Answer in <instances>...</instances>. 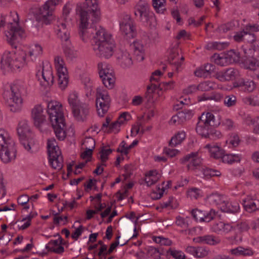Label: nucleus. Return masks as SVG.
<instances>
[{"label":"nucleus","mask_w":259,"mask_h":259,"mask_svg":"<svg viewBox=\"0 0 259 259\" xmlns=\"http://www.w3.org/2000/svg\"><path fill=\"white\" fill-rule=\"evenodd\" d=\"M186 134L184 131H179L175 136H174L169 143V145L172 147H176L180 144L186 139Z\"/></svg>","instance_id":"32"},{"label":"nucleus","mask_w":259,"mask_h":259,"mask_svg":"<svg viewBox=\"0 0 259 259\" xmlns=\"http://www.w3.org/2000/svg\"><path fill=\"white\" fill-rule=\"evenodd\" d=\"M184 60V57L182 55H180L177 57L175 60H174V61L169 62V63L171 65H174L175 67L176 70L178 71L179 68L181 66Z\"/></svg>","instance_id":"61"},{"label":"nucleus","mask_w":259,"mask_h":259,"mask_svg":"<svg viewBox=\"0 0 259 259\" xmlns=\"http://www.w3.org/2000/svg\"><path fill=\"white\" fill-rule=\"evenodd\" d=\"M236 103V98L235 96L231 95L227 96L224 100V104L228 107L233 106Z\"/></svg>","instance_id":"63"},{"label":"nucleus","mask_w":259,"mask_h":259,"mask_svg":"<svg viewBox=\"0 0 259 259\" xmlns=\"http://www.w3.org/2000/svg\"><path fill=\"white\" fill-rule=\"evenodd\" d=\"M15 144L10 134L4 128H0V148Z\"/></svg>","instance_id":"25"},{"label":"nucleus","mask_w":259,"mask_h":259,"mask_svg":"<svg viewBox=\"0 0 259 259\" xmlns=\"http://www.w3.org/2000/svg\"><path fill=\"white\" fill-rule=\"evenodd\" d=\"M15 144L0 148V157L5 163L14 160L16 156Z\"/></svg>","instance_id":"18"},{"label":"nucleus","mask_w":259,"mask_h":259,"mask_svg":"<svg viewBox=\"0 0 259 259\" xmlns=\"http://www.w3.org/2000/svg\"><path fill=\"white\" fill-rule=\"evenodd\" d=\"M96 35L93 50L95 54L100 58L108 59L114 54L115 48L111 35L100 26L96 28Z\"/></svg>","instance_id":"1"},{"label":"nucleus","mask_w":259,"mask_h":259,"mask_svg":"<svg viewBox=\"0 0 259 259\" xmlns=\"http://www.w3.org/2000/svg\"><path fill=\"white\" fill-rule=\"evenodd\" d=\"M67 101L71 109L83 103L80 102L78 93L75 91H72L69 93Z\"/></svg>","instance_id":"27"},{"label":"nucleus","mask_w":259,"mask_h":259,"mask_svg":"<svg viewBox=\"0 0 259 259\" xmlns=\"http://www.w3.org/2000/svg\"><path fill=\"white\" fill-rule=\"evenodd\" d=\"M83 146L85 149L93 151L95 146V141L94 139L91 137L85 138L83 143Z\"/></svg>","instance_id":"49"},{"label":"nucleus","mask_w":259,"mask_h":259,"mask_svg":"<svg viewBox=\"0 0 259 259\" xmlns=\"http://www.w3.org/2000/svg\"><path fill=\"white\" fill-rule=\"evenodd\" d=\"M187 195L191 199H197L201 196L200 191L199 189L192 188L188 190Z\"/></svg>","instance_id":"50"},{"label":"nucleus","mask_w":259,"mask_h":259,"mask_svg":"<svg viewBox=\"0 0 259 259\" xmlns=\"http://www.w3.org/2000/svg\"><path fill=\"white\" fill-rule=\"evenodd\" d=\"M243 206L246 211L253 212L259 210V199L255 196L248 195L243 200Z\"/></svg>","instance_id":"22"},{"label":"nucleus","mask_w":259,"mask_h":259,"mask_svg":"<svg viewBox=\"0 0 259 259\" xmlns=\"http://www.w3.org/2000/svg\"><path fill=\"white\" fill-rule=\"evenodd\" d=\"M213 113H211V121L213 123V126H218L221 123V115L212 110Z\"/></svg>","instance_id":"57"},{"label":"nucleus","mask_w":259,"mask_h":259,"mask_svg":"<svg viewBox=\"0 0 259 259\" xmlns=\"http://www.w3.org/2000/svg\"><path fill=\"white\" fill-rule=\"evenodd\" d=\"M256 61V58H250L246 59L244 62V64L247 69L255 70L257 67H258Z\"/></svg>","instance_id":"43"},{"label":"nucleus","mask_w":259,"mask_h":259,"mask_svg":"<svg viewBox=\"0 0 259 259\" xmlns=\"http://www.w3.org/2000/svg\"><path fill=\"white\" fill-rule=\"evenodd\" d=\"M230 252L235 256H251L254 251L250 248H245L242 246H239L230 250Z\"/></svg>","instance_id":"29"},{"label":"nucleus","mask_w":259,"mask_h":259,"mask_svg":"<svg viewBox=\"0 0 259 259\" xmlns=\"http://www.w3.org/2000/svg\"><path fill=\"white\" fill-rule=\"evenodd\" d=\"M229 45L228 42H213L211 45V49L221 51L226 49Z\"/></svg>","instance_id":"56"},{"label":"nucleus","mask_w":259,"mask_h":259,"mask_svg":"<svg viewBox=\"0 0 259 259\" xmlns=\"http://www.w3.org/2000/svg\"><path fill=\"white\" fill-rule=\"evenodd\" d=\"M117 59L121 66L123 68H128L133 64L132 58L127 51H121L117 56Z\"/></svg>","instance_id":"23"},{"label":"nucleus","mask_w":259,"mask_h":259,"mask_svg":"<svg viewBox=\"0 0 259 259\" xmlns=\"http://www.w3.org/2000/svg\"><path fill=\"white\" fill-rule=\"evenodd\" d=\"M30 127L26 121H21L19 123L17 132L22 138H26L30 133Z\"/></svg>","instance_id":"33"},{"label":"nucleus","mask_w":259,"mask_h":259,"mask_svg":"<svg viewBox=\"0 0 259 259\" xmlns=\"http://www.w3.org/2000/svg\"><path fill=\"white\" fill-rule=\"evenodd\" d=\"M152 6L157 13L164 14L166 11V0H152Z\"/></svg>","instance_id":"36"},{"label":"nucleus","mask_w":259,"mask_h":259,"mask_svg":"<svg viewBox=\"0 0 259 259\" xmlns=\"http://www.w3.org/2000/svg\"><path fill=\"white\" fill-rule=\"evenodd\" d=\"M196 131L201 137L209 138L210 133V113L204 112L199 117Z\"/></svg>","instance_id":"14"},{"label":"nucleus","mask_w":259,"mask_h":259,"mask_svg":"<svg viewBox=\"0 0 259 259\" xmlns=\"http://www.w3.org/2000/svg\"><path fill=\"white\" fill-rule=\"evenodd\" d=\"M225 209H223V212L235 213L239 210V205L237 202H228L227 201L225 204Z\"/></svg>","instance_id":"41"},{"label":"nucleus","mask_w":259,"mask_h":259,"mask_svg":"<svg viewBox=\"0 0 259 259\" xmlns=\"http://www.w3.org/2000/svg\"><path fill=\"white\" fill-rule=\"evenodd\" d=\"M135 15L144 25L154 26L156 18L149 5L145 1H140L135 6Z\"/></svg>","instance_id":"7"},{"label":"nucleus","mask_w":259,"mask_h":259,"mask_svg":"<svg viewBox=\"0 0 259 259\" xmlns=\"http://www.w3.org/2000/svg\"><path fill=\"white\" fill-rule=\"evenodd\" d=\"M180 162L182 164L189 162L187 168L189 170H193L195 167L198 166L201 163V159L198 156V152H192L181 159Z\"/></svg>","instance_id":"21"},{"label":"nucleus","mask_w":259,"mask_h":259,"mask_svg":"<svg viewBox=\"0 0 259 259\" xmlns=\"http://www.w3.org/2000/svg\"><path fill=\"white\" fill-rule=\"evenodd\" d=\"M227 63L232 64L239 62L240 61V54L234 50H231L225 55Z\"/></svg>","instance_id":"38"},{"label":"nucleus","mask_w":259,"mask_h":259,"mask_svg":"<svg viewBox=\"0 0 259 259\" xmlns=\"http://www.w3.org/2000/svg\"><path fill=\"white\" fill-rule=\"evenodd\" d=\"M226 198L222 195L218 193L211 194V212H213L214 217H220L219 211H222L225 209L226 203Z\"/></svg>","instance_id":"17"},{"label":"nucleus","mask_w":259,"mask_h":259,"mask_svg":"<svg viewBox=\"0 0 259 259\" xmlns=\"http://www.w3.org/2000/svg\"><path fill=\"white\" fill-rule=\"evenodd\" d=\"M64 53L66 57L70 60H73L78 56V51L74 48H66L64 50Z\"/></svg>","instance_id":"44"},{"label":"nucleus","mask_w":259,"mask_h":259,"mask_svg":"<svg viewBox=\"0 0 259 259\" xmlns=\"http://www.w3.org/2000/svg\"><path fill=\"white\" fill-rule=\"evenodd\" d=\"M62 240L58 239L57 240H52L46 245V248L50 251L57 253H61L64 252V248L61 245Z\"/></svg>","instance_id":"26"},{"label":"nucleus","mask_w":259,"mask_h":259,"mask_svg":"<svg viewBox=\"0 0 259 259\" xmlns=\"http://www.w3.org/2000/svg\"><path fill=\"white\" fill-rule=\"evenodd\" d=\"M99 74L105 87L112 89L115 85V77L112 67L105 63H100L98 65Z\"/></svg>","instance_id":"10"},{"label":"nucleus","mask_w":259,"mask_h":259,"mask_svg":"<svg viewBox=\"0 0 259 259\" xmlns=\"http://www.w3.org/2000/svg\"><path fill=\"white\" fill-rule=\"evenodd\" d=\"M122 125L120 122L117 119L116 121L112 122L109 127V132H113L114 133H117L120 131V127Z\"/></svg>","instance_id":"60"},{"label":"nucleus","mask_w":259,"mask_h":259,"mask_svg":"<svg viewBox=\"0 0 259 259\" xmlns=\"http://www.w3.org/2000/svg\"><path fill=\"white\" fill-rule=\"evenodd\" d=\"M225 81L233 80L240 76L239 70L234 68H229L224 70Z\"/></svg>","instance_id":"35"},{"label":"nucleus","mask_w":259,"mask_h":259,"mask_svg":"<svg viewBox=\"0 0 259 259\" xmlns=\"http://www.w3.org/2000/svg\"><path fill=\"white\" fill-rule=\"evenodd\" d=\"M164 192L163 189H160V187H157L156 189L151 194V197L153 199H159L162 196Z\"/></svg>","instance_id":"62"},{"label":"nucleus","mask_w":259,"mask_h":259,"mask_svg":"<svg viewBox=\"0 0 259 259\" xmlns=\"http://www.w3.org/2000/svg\"><path fill=\"white\" fill-rule=\"evenodd\" d=\"M47 148L50 164L56 170L61 169L63 167V157L54 138H52L48 140Z\"/></svg>","instance_id":"8"},{"label":"nucleus","mask_w":259,"mask_h":259,"mask_svg":"<svg viewBox=\"0 0 259 259\" xmlns=\"http://www.w3.org/2000/svg\"><path fill=\"white\" fill-rule=\"evenodd\" d=\"M213 57L214 58L215 63L218 65L224 66L225 64L227 63L225 55L220 56L219 54H214Z\"/></svg>","instance_id":"52"},{"label":"nucleus","mask_w":259,"mask_h":259,"mask_svg":"<svg viewBox=\"0 0 259 259\" xmlns=\"http://www.w3.org/2000/svg\"><path fill=\"white\" fill-rule=\"evenodd\" d=\"M167 253L171 255L175 259L185 258V255L182 251L175 250L172 248H169L168 250H167Z\"/></svg>","instance_id":"45"},{"label":"nucleus","mask_w":259,"mask_h":259,"mask_svg":"<svg viewBox=\"0 0 259 259\" xmlns=\"http://www.w3.org/2000/svg\"><path fill=\"white\" fill-rule=\"evenodd\" d=\"M36 76L40 85L44 89L49 88L54 83V77L53 69L49 62L43 63L41 70L38 71L36 73Z\"/></svg>","instance_id":"11"},{"label":"nucleus","mask_w":259,"mask_h":259,"mask_svg":"<svg viewBox=\"0 0 259 259\" xmlns=\"http://www.w3.org/2000/svg\"><path fill=\"white\" fill-rule=\"evenodd\" d=\"M26 54L18 50L11 52H5L1 59L2 68L6 70H16L26 64Z\"/></svg>","instance_id":"6"},{"label":"nucleus","mask_w":259,"mask_h":259,"mask_svg":"<svg viewBox=\"0 0 259 259\" xmlns=\"http://www.w3.org/2000/svg\"><path fill=\"white\" fill-rule=\"evenodd\" d=\"M236 228L241 233L247 232L250 227L249 224L246 222H241L236 225Z\"/></svg>","instance_id":"64"},{"label":"nucleus","mask_w":259,"mask_h":259,"mask_svg":"<svg viewBox=\"0 0 259 259\" xmlns=\"http://www.w3.org/2000/svg\"><path fill=\"white\" fill-rule=\"evenodd\" d=\"M240 139L238 135L235 133H232L230 136V138L227 142H229V144L233 147H237L240 143Z\"/></svg>","instance_id":"54"},{"label":"nucleus","mask_w":259,"mask_h":259,"mask_svg":"<svg viewBox=\"0 0 259 259\" xmlns=\"http://www.w3.org/2000/svg\"><path fill=\"white\" fill-rule=\"evenodd\" d=\"M47 112L56 137L63 140L66 137L65 119L62 104L56 101L48 103Z\"/></svg>","instance_id":"3"},{"label":"nucleus","mask_w":259,"mask_h":259,"mask_svg":"<svg viewBox=\"0 0 259 259\" xmlns=\"http://www.w3.org/2000/svg\"><path fill=\"white\" fill-rule=\"evenodd\" d=\"M161 177V173L155 169L149 171L145 174V181L148 186L156 183Z\"/></svg>","instance_id":"24"},{"label":"nucleus","mask_w":259,"mask_h":259,"mask_svg":"<svg viewBox=\"0 0 259 259\" xmlns=\"http://www.w3.org/2000/svg\"><path fill=\"white\" fill-rule=\"evenodd\" d=\"M70 23V18H60L57 20L55 25V30L57 35L62 41H67L70 37L69 26Z\"/></svg>","instance_id":"15"},{"label":"nucleus","mask_w":259,"mask_h":259,"mask_svg":"<svg viewBox=\"0 0 259 259\" xmlns=\"http://www.w3.org/2000/svg\"><path fill=\"white\" fill-rule=\"evenodd\" d=\"M211 77L215 78L221 81H225L224 70L218 71L213 68L211 70Z\"/></svg>","instance_id":"53"},{"label":"nucleus","mask_w":259,"mask_h":259,"mask_svg":"<svg viewBox=\"0 0 259 259\" xmlns=\"http://www.w3.org/2000/svg\"><path fill=\"white\" fill-rule=\"evenodd\" d=\"M6 23L5 36L8 43L14 48H17L19 41L26 37L25 30L21 26L19 18L17 12H11L5 16Z\"/></svg>","instance_id":"2"},{"label":"nucleus","mask_w":259,"mask_h":259,"mask_svg":"<svg viewBox=\"0 0 259 259\" xmlns=\"http://www.w3.org/2000/svg\"><path fill=\"white\" fill-rule=\"evenodd\" d=\"M96 107L99 116L103 117L108 111L111 99L108 92L98 88L97 89Z\"/></svg>","instance_id":"12"},{"label":"nucleus","mask_w":259,"mask_h":259,"mask_svg":"<svg viewBox=\"0 0 259 259\" xmlns=\"http://www.w3.org/2000/svg\"><path fill=\"white\" fill-rule=\"evenodd\" d=\"M121 34L126 39L135 37L136 35L135 24L131 17L125 15L119 23Z\"/></svg>","instance_id":"13"},{"label":"nucleus","mask_w":259,"mask_h":259,"mask_svg":"<svg viewBox=\"0 0 259 259\" xmlns=\"http://www.w3.org/2000/svg\"><path fill=\"white\" fill-rule=\"evenodd\" d=\"M31 117L34 125L37 127H39L45 122L46 118L44 114V108L41 105H36L32 109Z\"/></svg>","instance_id":"19"},{"label":"nucleus","mask_w":259,"mask_h":259,"mask_svg":"<svg viewBox=\"0 0 259 259\" xmlns=\"http://www.w3.org/2000/svg\"><path fill=\"white\" fill-rule=\"evenodd\" d=\"M112 152V150L111 149L105 148L103 147L101 151H100V159L102 162H105L108 159V156Z\"/></svg>","instance_id":"55"},{"label":"nucleus","mask_w":259,"mask_h":259,"mask_svg":"<svg viewBox=\"0 0 259 259\" xmlns=\"http://www.w3.org/2000/svg\"><path fill=\"white\" fill-rule=\"evenodd\" d=\"M195 76L206 78L210 75V64L206 63L200 66L194 71Z\"/></svg>","instance_id":"30"},{"label":"nucleus","mask_w":259,"mask_h":259,"mask_svg":"<svg viewBox=\"0 0 259 259\" xmlns=\"http://www.w3.org/2000/svg\"><path fill=\"white\" fill-rule=\"evenodd\" d=\"M221 158L223 162L232 164L234 162H239L241 159V156L238 154H223Z\"/></svg>","instance_id":"39"},{"label":"nucleus","mask_w":259,"mask_h":259,"mask_svg":"<svg viewBox=\"0 0 259 259\" xmlns=\"http://www.w3.org/2000/svg\"><path fill=\"white\" fill-rule=\"evenodd\" d=\"M235 87H240L242 90L248 92H251L255 89V84L253 81L245 80L243 79L239 81Z\"/></svg>","instance_id":"34"},{"label":"nucleus","mask_w":259,"mask_h":259,"mask_svg":"<svg viewBox=\"0 0 259 259\" xmlns=\"http://www.w3.org/2000/svg\"><path fill=\"white\" fill-rule=\"evenodd\" d=\"M74 118L78 121L85 120L89 114V107L85 103H82L71 109Z\"/></svg>","instance_id":"20"},{"label":"nucleus","mask_w":259,"mask_h":259,"mask_svg":"<svg viewBox=\"0 0 259 259\" xmlns=\"http://www.w3.org/2000/svg\"><path fill=\"white\" fill-rule=\"evenodd\" d=\"M132 47L137 60L139 61H143L144 59V49L143 45L140 41H135L134 42Z\"/></svg>","instance_id":"28"},{"label":"nucleus","mask_w":259,"mask_h":259,"mask_svg":"<svg viewBox=\"0 0 259 259\" xmlns=\"http://www.w3.org/2000/svg\"><path fill=\"white\" fill-rule=\"evenodd\" d=\"M82 82L83 83L84 88L88 92L92 91L94 83L93 80H91L90 77L87 76H84L82 78Z\"/></svg>","instance_id":"51"},{"label":"nucleus","mask_w":259,"mask_h":259,"mask_svg":"<svg viewBox=\"0 0 259 259\" xmlns=\"http://www.w3.org/2000/svg\"><path fill=\"white\" fill-rule=\"evenodd\" d=\"M79 11V26L87 28L90 24L96 23L100 20L101 12L97 0H85Z\"/></svg>","instance_id":"4"},{"label":"nucleus","mask_w":259,"mask_h":259,"mask_svg":"<svg viewBox=\"0 0 259 259\" xmlns=\"http://www.w3.org/2000/svg\"><path fill=\"white\" fill-rule=\"evenodd\" d=\"M52 5L51 1H47L43 6L39 9L36 19L42 24L48 25L51 23L52 20V11L50 9Z\"/></svg>","instance_id":"16"},{"label":"nucleus","mask_w":259,"mask_h":259,"mask_svg":"<svg viewBox=\"0 0 259 259\" xmlns=\"http://www.w3.org/2000/svg\"><path fill=\"white\" fill-rule=\"evenodd\" d=\"M235 27V24L233 22H229L226 24L220 25L218 28V31L220 32L225 33L228 31L232 30Z\"/></svg>","instance_id":"48"},{"label":"nucleus","mask_w":259,"mask_h":259,"mask_svg":"<svg viewBox=\"0 0 259 259\" xmlns=\"http://www.w3.org/2000/svg\"><path fill=\"white\" fill-rule=\"evenodd\" d=\"M42 54V48L38 44L32 45L29 48V57L31 61H34Z\"/></svg>","instance_id":"31"},{"label":"nucleus","mask_w":259,"mask_h":259,"mask_svg":"<svg viewBox=\"0 0 259 259\" xmlns=\"http://www.w3.org/2000/svg\"><path fill=\"white\" fill-rule=\"evenodd\" d=\"M216 144L215 146H211V157L215 159L221 158L224 154V151L221 148L218 143Z\"/></svg>","instance_id":"42"},{"label":"nucleus","mask_w":259,"mask_h":259,"mask_svg":"<svg viewBox=\"0 0 259 259\" xmlns=\"http://www.w3.org/2000/svg\"><path fill=\"white\" fill-rule=\"evenodd\" d=\"M208 250L203 247H196L195 257L198 258L204 257L208 254Z\"/></svg>","instance_id":"59"},{"label":"nucleus","mask_w":259,"mask_h":259,"mask_svg":"<svg viewBox=\"0 0 259 259\" xmlns=\"http://www.w3.org/2000/svg\"><path fill=\"white\" fill-rule=\"evenodd\" d=\"M26 92V87L24 83L16 82L11 85L10 91L4 93V98L7 105L11 111L19 112L22 108L23 99L22 95Z\"/></svg>","instance_id":"5"},{"label":"nucleus","mask_w":259,"mask_h":259,"mask_svg":"<svg viewBox=\"0 0 259 259\" xmlns=\"http://www.w3.org/2000/svg\"><path fill=\"white\" fill-rule=\"evenodd\" d=\"M153 240L156 243L159 244L161 245L169 246L172 243L170 240L162 236L153 237Z\"/></svg>","instance_id":"46"},{"label":"nucleus","mask_w":259,"mask_h":259,"mask_svg":"<svg viewBox=\"0 0 259 259\" xmlns=\"http://www.w3.org/2000/svg\"><path fill=\"white\" fill-rule=\"evenodd\" d=\"M193 218L197 221L199 222H209L210 218L208 216H205L202 211L197 209H193L191 212Z\"/></svg>","instance_id":"37"},{"label":"nucleus","mask_w":259,"mask_h":259,"mask_svg":"<svg viewBox=\"0 0 259 259\" xmlns=\"http://www.w3.org/2000/svg\"><path fill=\"white\" fill-rule=\"evenodd\" d=\"M21 144L23 145L24 148L28 152H34L37 151V146L34 143L30 142H28L26 140H22Z\"/></svg>","instance_id":"47"},{"label":"nucleus","mask_w":259,"mask_h":259,"mask_svg":"<svg viewBox=\"0 0 259 259\" xmlns=\"http://www.w3.org/2000/svg\"><path fill=\"white\" fill-rule=\"evenodd\" d=\"M243 103L246 105L253 106H259V101L255 98L246 97L242 99Z\"/></svg>","instance_id":"58"},{"label":"nucleus","mask_w":259,"mask_h":259,"mask_svg":"<svg viewBox=\"0 0 259 259\" xmlns=\"http://www.w3.org/2000/svg\"><path fill=\"white\" fill-rule=\"evenodd\" d=\"M92 29L89 26L87 28H80L79 27V35L82 41L87 42L93 34Z\"/></svg>","instance_id":"40"},{"label":"nucleus","mask_w":259,"mask_h":259,"mask_svg":"<svg viewBox=\"0 0 259 259\" xmlns=\"http://www.w3.org/2000/svg\"><path fill=\"white\" fill-rule=\"evenodd\" d=\"M54 64L58 77V83L61 90L68 85L69 77L67 68L62 57L57 56L54 58Z\"/></svg>","instance_id":"9"}]
</instances>
